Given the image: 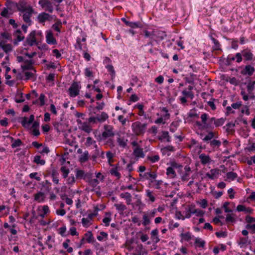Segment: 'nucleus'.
<instances>
[{"instance_id": "7c9ffc66", "label": "nucleus", "mask_w": 255, "mask_h": 255, "mask_svg": "<svg viewBox=\"0 0 255 255\" xmlns=\"http://www.w3.org/2000/svg\"><path fill=\"white\" fill-rule=\"evenodd\" d=\"M24 64L21 65V68L23 70H30L32 68V63L31 60H26L24 61Z\"/></svg>"}, {"instance_id": "72a5a7b5", "label": "nucleus", "mask_w": 255, "mask_h": 255, "mask_svg": "<svg viewBox=\"0 0 255 255\" xmlns=\"http://www.w3.org/2000/svg\"><path fill=\"white\" fill-rule=\"evenodd\" d=\"M44 194L41 192H39L34 195V200L38 202H43L44 200Z\"/></svg>"}, {"instance_id": "4c0bfd02", "label": "nucleus", "mask_w": 255, "mask_h": 255, "mask_svg": "<svg viewBox=\"0 0 255 255\" xmlns=\"http://www.w3.org/2000/svg\"><path fill=\"white\" fill-rule=\"evenodd\" d=\"M89 159V153L87 151H85L79 157V161L81 163H84Z\"/></svg>"}, {"instance_id": "cd10ccee", "label": "nucleus", "mask_w": 255, "mask_h": 255, "mask_svg": "<svg viewBox=\"0 0 255 255\" xmlns=\"http://www.w3.org/2000/svg\"><path fill=\"white\" fill-rule=\"evenodd\" d=\"M85 240L88 243H91L92 242L94 241V236L91 231H88L86 233L84 234V237Z\"/></svg>"}, {"instance_id": "9b49d317", "label": "nucleus", "mask_w": 255, "mask_h": 255, "mask_svg": "<svg viewBox=\"0 0 255 255\" xmlns=\"http://www.w3.org/2000/svg\"><path fill=\"white\" fill-rule=\"evenodd\" d=\"M47 175H51L52 181L56 184L59 183V173L58 171L54 167H51L50 171H48L47 173Z\"/></svg>"}, {"instance_id": "20e7f679", "label": "nucleus", "mask_w": 255, "mask_h": 255, "mask_svg": "<svg viewBox=\"0 0 255 255\" xmlns=\"http://www.w3.org/2000/svg\"><path fill=\"white\" fill-rule=\"evenodd\" d=\"M181 93L182 96H180L179 99L180 103L183 105H185L187 102V98L193 100L194 98V94L192 91H189L184 89L182 91Z\"/></svg>"}, {"instance_id": "412c9836", "label": "nucleus", "mask_w": 255, "mask_h": 255, "mask_svg": "<svg viewBox=\"0 0 255 255\" xmlns=\"http://www.w3.org/2000/svg\"><path fill=\"white\" fill-rule=\"evenodd\" d=\"M133 154L135 157L137 158H143L145 154L143 153V149L140 147H136L133 149Z\"/></svg>"}, {"instance_id": "37998d69", "label": "nucleus", "mask_w": 255, "mask_h": 255, "mask_svg": "<svg viewBox=\"0 0 255 255\" xmlns=\"http://www.w3.org/2000/svg\"><path fill=\"white\" fill-rule=\"evenodd\" d=\"M33 161L36 164L41 165H43L45 163V161L43 159H41L40 155L35 156Z\"/></svg>"}, {"instance_id": "a878e982", "label": "nucleus", "mask_w": 255, "mask_h": 255, "mask_svg": "<svg viewBox=\"0 0 255 255\" xmlns=\"http://www.w3.org/2000/svg\"><path fill=\"white\" fill-rule=\"evenodd\" d=\"M14 36L16 37V41H14V44H17L18 42L21 41L24 39V36L21 34V31L20 30H17L14 33Z\"/></svg>"}, {"instance_id": "1a4fd4ad", "label": "nucleus", "mask_w": 255, "mask_h": 255, "mask_svg": "<svg viewBox=\"0 0 255 255\" xmlns=\"http://www.w3.org/2000/svg\"><path fill=\"white\" fill-rule=\"evenodd\" d=\"M179 166L176 162H172L171 166L168 167L166 169V175L170 178H174L176 177V174L174 168H177Z\"/></svg>"}, {"instance_id": "5701e85b", "label": "nucleus", "mask_w": 255, "mask_h": 255, "mask_svg": "<svg viewBox=\"0 0 255 255\" xmlns=\"http://www.w3.org/2000/svg\"><path fill=\"white\" fill-rule=\"evenodd\" d=\"M50 15L46 12H42L38 14L37 19L40 23H43L49 19Z\"/></svg>"}, {"instance_id": "2eb2a0df", "label": "nucleus", "mask_w": 255, "mask_h": 255, "mask_svg": "<svg viewBox=\"0 0 255 255\" xmlns=\"http://www.w3.org/2000/svg\"><path fill=\"white\" fill-rule=\"evenodd\" d=\"M46 40L47 43L49 44H56L57 43L53 33L50 30L46 31Z\"/></svg>"}, {"instance_id": "2f4dec72", "label": "nucleus", "mask_w": 255, "mask_h": 255, "mask_svg": "<svg viewBox=\"0 0 255 255\" xmlns=\"http://www.w3.org/2000/svg\"><path fill=\"white\" fill-rule=\"evenodd\" d=\"M210 38L214 43V45L213 46V50H221V45L218 40L214 38L212 36H210Z\"/></svg>"}, {"instance_id": "ea45409f", "label": "nucleus", "mask_w": 255, "mask_h": 255, "mask_svg": "<svg viewBox=\"0 0 255 255\" xmlns=\"http://www.w3.org/2000/svg\"><path fill=\"white\" fill-rule=\"evenodd\" d=\"M227 82H229L230 84L234 85L235 86H237L239 84V81L238 79H237L235 77H228L225 79Z\"/></svg>"}, {"instance_id": "49530a36", "label": "nucleus", "mask_w": 255, "mask_h": 255, "mask_svg": "<svg viewBox=\"0 0 255 255\" xmlns=\"http://www.w3.org/2000/svg\"><path fill=\"white\" fill-rule=\"evenodd\" d=\"M227 178L228 179L234 180L238 176L237 174L233 172H229L226 174Z\"/></svg>"}, {"instance_id": "7ed1b4c3", "label": "nucleus", "mask_w": 255, "mask_h": 255, "mask_svg": "<svg viewBox=\"0 0 255 255\" xmlns=\"http://www.w3.org/2000/svg\"><path fill=\"white\" fill-rule=\"evenodd\" d=\"M81 87L80 82H73L68 90L70 97H75L79 94L80 89Z\"/></svg>"}, {"instance_id": "774afa93", "label": "nucleus", "mask_w": 255, "mask_h": 255, "mask_svg": "<svg viewBox=\"0 0 255 255\" xmlns=\"http://www.w3.org/2000/svg\"><path fill=\"white\" fill-rule=\"evenodd\" d=\"M143 222H142V224L143 225V226H146L150 224V221L147 215H144L143 216Z\"/></svg>"}, {"instance_id": "423d86ee", "label": "nucleus", "mask_w": 255, "mask_h": 255, "mask_svg": "<svg viewBox=\"0 0 255 255\" xmlns=\"http://www.w3.org/2000/svg\"><path fill=\"white\" fill-rule=\"evenodd\" d=\"M38 4L46 11L52 13L53 11V7L50 0H40Z\"/></svg>"}, {"instance_id": "5fc2aeb1", "label": "nucleus", "mask_w": 255, "mask_h": 255, "mask_svg": "<svg viewBox=\"0 0 255 255\" xmlns=\"http://www.w3.org/2000/svg\"><path fill=\"white\" fill-rule=\"evenodd\" d=\"M146 196L149 198V199L150 201H151L152 202H153L155 200V198L153 196L152 194V192L150 191L149 190H146Z\"/></svg>"}, {"instance_id": "13d9d810", "label": "nucleus", "mask_w": 255, "mask_h": 255, "mask_svg": "<svg viewBox=\"0 0 255 255\" xmlns=\"http://www.w3.org/2000/svg\"><path fill=\"white\" fill-rule=\"evenodd\" d=\"M225 122V119L223 118H220L217 119L215 121V123H214L215 126L216 127H220L222 126Z\"/></svg>"}, {"instance_id": "393cba45", "label": "nucleus", "mask_w": 255, "mask_h": 255, "mask_svg": "<svg viewBox=\"0 0 255 255\" xmlns=\"http://www.w3.org/2000/svg\"><path fill=\"white\" fill-rule=\"evenodd\" d=\"M6 7L10 10H14L17 9V3L10 0H7L5 2Z\"/></svg>"}, {"instance_id": "bf43d9fd", "label": "nucleus", "mask_w": 255, "mask_h": 255, "mask_svg": "<svg viewBox=\"0 0 255 255\" xmlns=\"http://www.w3.org/2000/svg\"><path fill=\"white\" fill-rule=\"evenodd\" d=\"M85 75L87 77H93L94 75L90 68H86L85 70Z\"/></svg>"}, {"instance_id": "052dcab7", "label": "nucleus", "mask_w": 255, "mask_h": 255, "mask_svg": "<svg viewBox=\"0 0 255 255\" xmlns=\"http://www.w3.org/2000/svg\"><path fill=\"white\" fill-rule=\"evenodd\" d=\"M29 177L31 179H34L38 181H40L41 180V178L38 176L37 172H33L29 174Z\"/></svg>"}, {"instance_id": "4be33fe9", "label": "nucleus", "mask_w": 255, "mask_h": 255, "mask_svg": "<svg viewBox=\"0 0 255 255\" xmlns=\"http://www.w3.org/2000/svg\"><path fill=\"white\" fill-rule=\"evenodd\" d=\"M219 174V170L217 169H211L210 172L206 174V176L209 177L211 179H214L217 177Z\"/></svg>"}, {"instance_id": "9d476101", "label": "nucleus", "mask_w": 255, "mask_h": 255, "mask_svg": "<svg viewBox=\"0 0 255 255\" xmlns=\"http://www.w3.org/2000/svg\"><path fill=\"white\" fill-rule=\"evenodd\" d=\"M255 72V68L250 64L246 65L245 67L241 71V74L243 75H248L251 76Z\"/></svg>"}, {"instance_id": "f03ea898", "label": "nucleus", "mask_w": 255, "mask_h": 255, "mask_svg": "<svg viewBox=\"0 0 255 255\" xmlns=\"http://www.w3.org/2000/svg\"><path fill=\"white\" fill-rule=\"evenodd\" d=\"M104 130L100 137L101 140H104L107 138L113 137L115 135L114 128L109 125H105L104 126Z\"/></svg>"}, {"instance_id": "0e129e2a", "label": "nucleus", "mask_w": 255, "mask_h": 255, "mask_svg": "<svg viewBox=\"0 0 255 255\" xmlns=\"http://www.w3.org/2000/svg\"><path fill=\"white\" fill-rule=\"evenodd\" d=\"M221 142L219 140L213 139L210 142V145L213 147H219L221 145Z\"/></svg>"}, {"instance_id": "f257e3e1", "label": "nucleus", "mask_w": 255, "mask_h": 255, "mask_svg": "<svg viewBox=\"0 0 255 255\" xmlns=\"http://www.w3.org/2000/svg\"><path fill=\"white\" fill-rule=\"evenodd\" d=\"M146 126V124H141L139 122H134L131 125L132 131L136 135L143 134L145 131Z\"/></svg>"}, {"instance_id": "f3484780", "label": "nucleus", "mask_w": 255, "mask_h": 255, "mask_svg": "<svg viewBox=\"0 0 255 255\" xmlns=\"http://www.w3.org/2000/svg\"><path fill=\"white\" fill-rule=\"evenodd\" d=\"M201 119L203 124V129L211 128V124L209 123V122H208V115L207 114L204 113L202 114L201 116Z\"/></svg>"}, {"instance_id": "58836bf2", "label": "nucleus", "mask_w": 255, "mask_h": 255, "mask_svg": "<svg viewBox=\"0 0 255 255\" xmlns=\"http://www.w3.org/2000/svg\"><path fill=\"white\" fill-rule=\"evenodd\" d=\"M114 206L116 208V209L120 213H123L124 211L127 209V207L123 203L115 204Z\"/></svg>"}, {"instance_id": "a19ab883", "label": "nucleus", "mask_w": 255, "mask_h": 255, "mask_svg": "<svg viewBox=\"0 0 255 255\" xmlns=\"http://www.w3.org/2000/svg\"><path fill=\"white\" fill-rule=\"evenodd\" d=\"M147 160L150 161L151 163H153L159 161L160 157L158 155L147 156L146 157Z\"/></svg>"}, {"instance_id": "e2e57ef3", "label": "nucleus", "mask_w": 255, "mask_h": 255, "mask_svg": "<svg viewBox=\"0 0 255 255\" xmlns=\"http://www.w3.org/2000/svg\"><path fill=\"white\" fill-rule=\"evenodd\" d=\"M144 176L146 177V178L148 179V177H150L153 179H155L157 175L154 173H150V172H146L144 174Z\"/></svg>"}, {"instance_id": "f704fd0d", "label": "nucleus", "mask_w": 255, "mask_h": 255, "mask_svg": "<svg viewBox=\"0 0 255 255\" xmlns=\"http://www.w3.org/2000/svg\"><path fill=\"white\" fill-rule=\"evenodd\" d=\"M24 99L23 97V94L19 90L17 91L15 99V102L17 103H21L24 101Z\"/></svg>"}, {"instance_id": "b1692460", "label": "nucleus", "mask_w": 255, "mask_h": 255, "mask_svg": "<svg viewBox=\"0 0 255 255\" xmlns=\"http://www.w3.org/2000/svg\"><path fill=\"white\" fill-rule=\"evenodd\" d=\"M109 118L108 115L105 112H102L101 114L96 116V119L99 123H103Z\"/></svg>"}, {"instance_id": "aec40b11", "label": "nucleus", "mask_w": 255, "mask_h": 255, "mask_svg": "<svg viewBox=\"0 0 255 255\" xmlns=\"http://www.w3.org/2000/svg\"><path fill=\"white\" fill-rule=\"evenodd\" d=\"M87 179L86 181L88 183L89 185L92 187L91 191H94V188L96 187L99 183L98 179H91V174L90 175V178H88Z\"/></svg>"}, {"instance_id": "f8f14e48", "label": "nucleus", "mask_w": 255, "mask_h": 255, "mask_svg": "<svg viewBox=\"0 0 255 255\" xmlns=\"http://www.w3.org/2000/svg\"><path fill=\"white\" fill-rule=\"evenodd\" d=\"M242 54L246 61H254V54L249 48H246L242 51Z\"/></svg>"}, {"instance_id": "c85d7f7f", "label": "nucleus", "mask_w": 255, "mask_h": 255, "mask_svg": "<svg viewBox=\"0 0 255 255\" xmlns=\"http://www.w3.org/2000/svg\"><path fill=\"white\" fill-rule=\"evenodd\" d=\"M117 141L121 147H122L123 148H125L127 145V142L128 141L127 139H125L124 137H121V136L119 135L117 137Z\"/></svg>"}, {"instance_id": "6ab92c4d", "label": "nucleus", "mask_w": 255, "mask_h": 255, "mask_svg": "<svg viewBox=\"0 0 255 255\" xmlns=\"http://www.w3.org/2000/svg\"><path fill=\"white\" fill-rule=\"evenodd\" d=\"M133 255H146L147 253L145 250L143 249L141 245H137L135 249L134 252L132 253Z\"/></svg>"}, {"instance_id": "69168bd1", "label": "nucleus", "mask_w": 255, "mask_h": 255, "mask_svg": "<svg viewBox=\"0 0 255 255\" xmlns=\"http://www.w3.org/2000/svg\"><path fill=\"white\" fill-rule=\"evenodd\" d=\"M2 49L6 53H7L12 50L11 45L10 44H5L3 45Z\"/></svg>"}, {"instance_id": "39448f33", "label": "nucleus", "mask_w": 255, "mask_h": 255, "mask_svg": "<svg viewBox=\"0 0 255 255\" xmlns=\"http://www.w3.org/2000/svg\"><path fill=\"white\" fill-rule=\"evenodd\" d=\"M33 12L34 10L33 8H30L29 9H27V10L21 12L23 14V20L28 25H30L31 24V17Z\"/></svg>"}, {"instance_id": "3c124183", "label": "nucleus", "mask_w": 255, "mask_h": 255, "mask_svg": "<svg viewBox=\"0 0 255 255\" xmlns=\"http://www.w3.org/2000/svg\"><path fill=\"white\" fill-rule=\"evenodd\" d=\"M247 87V90L249 93L252 92L255 88V81L249 82Z\"/></svg>"}, {"instance_id": "6e6552de", "label": "nucleus", "mask_w": 255, "mask_h": 255, "mask_svg": "<svg viewBox=\"0 0 255 255\" xmlns=\"http://www.w3.org/2000/svg\"><path fill=\"white\" fill-rule=\"evenodd\" d=\"M237 243L241 248H246L248 245L251 244V241L249 237H240Z\"/></svg>"}, {"instance_id": "8fccbe9b", "label": "nucleus", "mask_w": 255, "mask_h": 255, "mask_svg": "<svg viewBox=\"0 0 255 255\" xmlns=\"http://www.w3.org/2000/svg\"><path fill=\"white\" fill-rule=\"evenodd\" d=\"M61 172L63 173V177L64 178H66L67 177L68 174L69 173V169L67 168L65 166H62L60 169Z\"/></svg>"}, {"instance_id": "c9c22d12", "label": "nucleus", "mask_w": 255, "mask_h": 255, "mask_svg": "<svg viewBox=\"0 0 255 255\" xmlns=\"http://www.w3.org/2000/svg\"><path fill=\"white\" fill-rule=\"evenodd\" d=\"M110 172L112 175L116 177L118 179L121 178V174L119 172L117 167L112 168Z\"/></svg>"}, {"instance_id": "603ef678", "label": "nucleus", "mask_w": 255, "mask_h": 255, "mask_svg": "<svg viewBox=\"0 0 255 255\" xmlns=\"http://www.w3.org/2000/svg\"><path fill=\"white\" fill-rule=\"evenodd\" d=\"M214 136V133L213 132H209L207 135H206L203 138V140L205 141H208L212 139Z\"/></svg>"}, {"instance_id": "864d4df0", "label": "nucleus", "mask_w": 255, "mask_h": 255, "mask_svg": "<svg viewBox=\"0 0 255 255\" xmlns=\"http://www.w3.org/2000/svg\"><path fill=\"white\" fill-rule=\"evenodd\" d=\"M245 221L247 224H252V223H255V218L247 215L245 218Z\"/></svg>"}, {"instance_id": "e433bc0d", "label": "nucleus", "mask_w": 255, "mask_h": 255, "mask_svg": "<svg viewBox=\"0 0 255 255\" xmlns=\"http://www.w3.org/2000/svg\"><path fill=\"white\" fill-rule=\"evenodd\" d=\"M80 128L87 133L91 132L92 130L91 127L87 123H83Z\"/></svg>"}, {"instance_id": "c03bdc74", "label": "nucleus", "mask_w": 255, "mask_h": 255, "mask_svg": "<svg viewBox=\"0 0 255 255\" xmlns=\"http://www.w3.org/2000/svg\"><path fill=\"white\" fill-rule=\"evenodd\" d=\"M182 239L186 241H189L192 239V236L190 232L182 233L180 235Z\"/></svg>"}, {"instance_id": "ddd939ff", "label": "nucleus", "mask_w": 255, "mask_h": 255, "mask_svg": "<svg viewBox=\"0 0 255 255\" xmlns=\"http://www.w3.org/2000/svg\"><path fill=\"white\" fill-rule=\"evenodd\" d=\"M30 8H32V7L27 4L24 0H20L19 2L17 3V10L20 12L27 10Z\"/></svg>"}, {"instance_id": "79ce46f5", "label": "nucleus", "mask_w": 255, "mask_h": 255, "mask_svg": "<svg viewBox=\"0 0 255 255\" xmlns=\"http://www.w3.org/2000/svg\"><path fill=\"white\" fill-rule=\"evenodd\" d=\"M164 139H166L167 141L170 142V137L169 136L168 131H162L161 132V134L159 137V139L163 140Z\"/></svg>"}, {"instance_id": "bb28decb", "label": "nucleus", "mask_w": 255, "mask_h": 255, "mask_svg": "<svg viewBox=\"0 0 255 255\" xmlns=\"http://www.w3.org/2000/svg\"><path fill=\"white\" fill-rule=\"evenodd\" d=\"M158 231L157 229H154L151 232V238L152 240L155 243H158L159 241V237H158Z\"/></svg>"}, {"instance_id": "09e8293b", "label": "nucleus", "mask_w": 255, "mask_h": 255, "mask_svg": "<svg viewBox=\"0 0 255 255\" xmlns=\"http://www.w3.org/2000/svg\"><path fill=\"white\" fill-rule=\"evenodd\" d=\"M61 25V22L60 20H58L54 24H53L52 26L53 29H54L55 31L57 32H60V26Z\"/></svg>"}, {"instance_id": "338daca9", "label": "nucleus", "mask_w": 255, "mask_h": 255, "mask_svg": "<svg viewBox=\"0 0 255 255\" xmlns=\"http://www.w3.org/2000/svg\"><path fill=\"white\" fill-rule=\"evenodd\" d=\"M66 231V228L65 226H63L59 228V234L62 237H66L65 234Z\"/></svg>"}, {"instance_id": "0eeeda50", "label": "nucleus", "mask_w": 255, "mask_h": 255, "mask_svg": "<svg viewBox=\"0 0 255 255\" xmlns=\"http://www.w3.org/2000/svg\"><path fill=\"white\" fill-rule=\"evenodd\" d=\"M36 32L35 30L31 31L27 36L25 41L24 42V46L29 45L32 46L36 41L35 37Z\"/></svg>"}, {"instance_id": "4468645a", "label": "nucleus", "mask_w": 255, "mask_h": 255, "mask_svg": "<svg viewBox=\"0 0 255 255\" xmlns=\"http://www.w3.org/2000/svg\"><path fill=\"white\" fill-rule=\"evenodd\" d=\"M76 178L77 179H84L86 180L88 178H90V174L88 173H85L82 170L76 169Z\"/></svg>"}, {"instance_id": "680f3d73", "label": "nucleus", "mask_w": 255, "mask_h": 255, "mask_svg": "<svg viewBox=\"0 0 255 255\" xmlns=\"http://www.w3.org/2000/svg\"><path fill=\"white\" fill-rule=\"evenodd\" d=\"M22 144V141L20 139H17L14 141V142L11 144V147L12 148H15L16 147L19 146Z\"/></svg>"}, {"instance_id": "473e14b6", "label": "nucleus", "mask_w": 255, "mask_h": 255, "mask_svg": "<svg viewBox=\"0 0 255 255\" xmlns=\"http://www.w3.org/2000/svg\"><path fill=\"white\" fill-rule=\"evenodd\" d=\"M200 161L203 164H206L210 162L211 159L209 156L205 155V154H201L199 156Z\"/></svg>"}, {"instance_id": "c756f323", "label": "nucleus", "mask_w": 255, "mask_h": 255, "mask_svg": "<svg viewBox=\"0 0 255 255\" xmlns=\"http://www.w3.org/2000/svg\"><path fill=\"white\" fill-rule=\"evenodd\" d=\"M120 196L122 198H124L126 200V202L128 205L130 204L132 197L129 193L126 192L125 193H121Z\"/></svg>"}, {"instance_id": "a211bd4d", "label": "nucleus", "mask_w": 255, "mask_h": 255, "mask_svg": "<svg viewBox=\"0 0 255 255\" xmlns=\"http://www.w3.org/2000/svg\"><path fill=\"white\" fill-rule=\"evenodd\" d=\"M122 21H123L127 26L130 27L131 28H137L140 27L141 24L139 22H130L126 20L125 18H122Z\"/></svg>"}, {"instance_id": "4d7b16f0", "label": "nucleus", "mask_w": 255, "mask_h": 255, "mask_svg": "<svg viewBox=\"0 0 255 255\" xmlns=\"http://www.w3.org/2000/svg\"><path fill=\"white\" fill-rule=\"evenodd\" d=\"M79 255H92L93 252L91 249H86L84 252L79 251L78 252Z\"/></svg>"}, {"instance_id": "de8ad7c7", "label": "nucleus", "mask_w": 255, "mask_h": 255, "mask_svg": "<svg viewBox=\"0 0 255 255\" xmlns=\"http://www.w3.org/2000/svg\"><path fill=\"white\" fill-rule=\"evenodd\" d=\"M195 244L197 245V246L198 247L203 248L205 246V242L200 239L197 238L195 239Z\"/></svg>"}, {"instance_id": "a18cd8bd", "label": "nucleus", "mask_w": 255, "mask_h": 255, "mask_svg": "<svg viewBox=\"0 0 255 255\" xmlns=\"http://www.w3.org/2000/svg\"><path fill=\"white\" fill-rule=\"evenodd\" d=\"M92 144H94V147L96 148H97V145L96 143V141L93 140L92 138L91 137H88L86 139V146H90Z\"/></svg>"}, {"instance_id": "dca6fc26", "label": "nucleus", "mask_w": 255, "mask_h": 255, "mask_svg": "<svg viewBox=\"0 0 255 255\" xmlns=\"http://www.w3.org/2000/svg\"><path fill=\"white\" fill-rule=\"evenodd\" d=\"M236 124H239L236 120L235 121V122H231L227 124L226 127H224V128H226V130L228 133L233 134L235 131L234 128Z\"/></svg>"}, {"instance_id": "6e6d98bb", "label": "nucleus", "mask_w": 255, "mask_h": 255, "mask_svg": "<svg viewBox=\"0 0 255 255\" xmlns=\"http://www.w3.org/2000/svg\"><path fill=\"white\" fill-rule=\"evenodd\" d=\"M86 40V37H83L81 40L80 38H77L76 40L77 44L78 45V47L80 50L82 49V44L81 43V41L85 42Z\"/></svg>"}]
</instances>
